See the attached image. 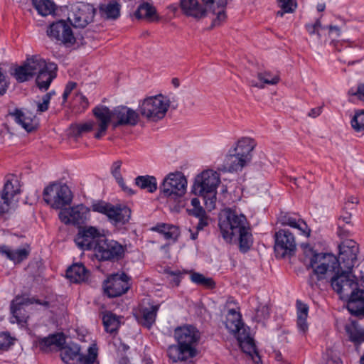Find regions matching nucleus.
<instances>
[{
    "label": "nucleus",
    "instance_id": "obj_1",
    "mask_svg": "<svg viewBox=\"0 0 364 364\" xmlns=\"http://www.w3.org/2000/svg\"><path fill=\"white\" fill-rule=\"evenodd\" d=\"M339 249L338 258L332 254H313L309 264L306 266L307 269H312L307 281L311 289H321V283L326 279L328 272H334L339 267L341 270H352L357 262L358 245L353 240H347L341 243Z\"/></svg>",
    "mask_w": 364,
    "mask_h": 364
},
{
    "label": "nucleus",
    "instance_id": "obj_2",
    "mask_svg": "<svg viewBox=\"0 0 364 364\" xmlns=\"http://www.w3.org/2000/svg\"><path fill=\"white\" fill-rule=\"evenodd\" d=\"M218 225L225 241L231 242L234 236H237L240 250L247 252L250 249L253 237L249 223L243 214L230 208L225 209L220 216Z\"/></svg>",
    "mask_w": 364,
    "mask_h": 364
},
{
    "label": "nucleus",
    "instance_id": "obj_3",
    "mask_svg": "<svg viewBox=\"0 0 364 364\" xmlns=\"http://www.w3.org/2000/svg\"><path fill=\"white\" fill-rule=\"evenodd\" d=\"M220 182L219 173L213 170L205 171L196 178L193 191L196 195L203 197L206 208L210 210L215 207L216 189Z\"/></svg>",
    "mask_w": 364,
    "mask_h": 364
},
{
    "label": "nucleus",
    "instance_id": "obj_4",
    "mask_svg": "<svg viewBox=\"0 0 364 364\" xmlns=\"http://www.w3.org/2000/svg\"><path fill=\"white\" fill-rule=\"evenodd\" d=\"M125 251L126 246L103 235L98 240L94 255L98 261L115 262L124 257Z\"/></svg>",
    "mask_w": 364,
    "mask_h": 364
},
{
    "label": "nucleus",
    "instance_id": "obj_5",
    "mask_svg": "<svg viewBox=\"0 0 364 364\" xmlns=\"http://www.w3.org/2000/svg\"><path fill=\"white\" fill-rule=\"evenodd\" d=\"M91 209L106 215L109 220L114 225H124L129 222L131 217V210L126 205H114L104 200H97L92 203Z\"/></svg>",
    "mask_w": 364,
    "mask_h": 364
},
{
    "label": "nucleus",
    "instance_id": "obj_6",
    "mask_svg": "<svg viewBox=\"0 0 364 364\" xmlns=\"http://www.w3.org/2000/svg\"><path fill=\"white\" fill-rule=\"evenodd\" d=\"M168 107L169 100L162 95L146 97L139 103L141 116L153 122L164 118Z\"/></svg>",
    "mask_w": 364,
    "mask_h": 364
},
{
    "label": "nucleus",
    "instance_id": "obj_7",
    "mask_svg": "<svg viewBox=\"0 0 364 364\" xmlns=\"http://www.w3.org/2000/svg\"><path fill=\"white\" fill-rule=\"evenodd\" d=\"M43 200L51 208L60 209L72 200V193L66 184L53 183L43 190Z\"/></svg>",
    "mask_w": 364,
    "mask_h": 364
},
{
    "label": "nucleus",
    "instance_id": "obj_8",
    "mask_svg": "<svg viewBox=\"0 0 364 364\" xmlns=\"http://www.w3.org/2000/svg\"><path fill=\"white\" fill-rule=\"evenodd\" d=\"M187 181L183 173L176 171L168 173L159 186L161 193L166 197L176 198L186 193Z\"/></svg>",
    "mask_w": 364,
    "mask_h": 364
},
{
    "label": "nucleus",
    "instance_id": "obj_9",
    "mask_svg": "<svg viewBox=\"0 0 364 364\" xmlns=\"http://www.w3.org/2000/svg\"><path fill=\"white\" fill-rule=\"evenodd\" d=\"M95 14L91 4L79 3L72 6L67 20L75 28H85L93 21Z\"/></svg>",
    "mask_w": 364,
    "mask_h": 364
},
{
    "label": "nucleus",
    "instance_id": "obj_10",
    "mask_svg": "<svg viewBox=\"0 0 364 364\" xmlns=\"http://www.w3.org/2000/svg\"><path fill=\"white\" fill-rule=\"evenodd\" d=\"M47 34L51 39L68 48L73 46L76 42L70 23L65 20H59L51 23L47 30Z\"/></svg>",
    "mask_w": 364,
    "mask_h": 364
},
{
    "label": "nucleus",
    "instance_id": "obj_11",
    "mask_svg": "<svg viewBox=\"0 0 364 364\" xmlns=\"http://www.w3.org/2000/svg\"><path fill=\"white\" fill-rule=\"evenodd\" d=\"M274 252L277 257L284 258L294 255L296 242L294 235L287 229H281L274 235Z\"/></svg>",
    "mask_w": 364,
    "mask_h": 364
},
{
    "label": "nucleus",
    "instance_id": "obj_12",
    "mask_svg": "<svg viewBox=\"0 0 364 364\" xmlns=\"http://www.w3.org/2000/svg\"><path fill=\"white\" fill-rule=\"evenodd\" d=\"M100 230L93 226L80 227L75 237L76 245L82 250L95 251L100 238L102 237Z\"/></svg>",
    "mask_w": 364,
    "mask_h": 364
},
{
    "label": "nucleus",
    "instance_id": "obj_13",
    "mask_svg": "<svg viewBox=\"0 0 364 364\" xmlns=\"http://www.w3.org/2000/svg\"><path fill=\"white\" fill-rule=\"evenodd\" d=\"M46 67V61L38 56L28 58L21 66L16 68L13 75L18 82H23L32 78L37 72Z\"/></svg>",
    "mask_w": 364,
    "mask_h": 364
},
{
    "label": "nucleus",
    "instance_id": "obj_14",
    "mask_svg": "<svg viewBox=\"0 0 364 364\" xmlns=\"http://www.w3.org/2000/svg\"><path fill=\"white\" fill-rule=\"evenodd\" d=\"M129 289V277L124 273L112 274L104 283L105 293L110 298L119 296Z\"/></svg>",
    "mask_w": 364,
    "mask_h": 364
},
{
    "label": "nucleus",
    "instance_id": "obj_15",
    "mask_svg": "<svg viewBox=\"0 0 364 364\" xmlns=\"http://www.w3.org/2000/svg\"><path fill=\"white\" fill-rule=\"evenodd\" d=\"M92 210L84 205H78L69 208L62 209L59 213V218L66 225H80L86 222L89 213Z\"/></svg>",
    "mask_w": 364,
    "mask_h": 364
},
{
    "label": "nucleus",
    "instance_id": "obj_16",
    "mask_svg": "<svg viewBox=\"0 0 364 364\" xmlns=\"http://www.w3.org/2000/svg\"><path fill=\"white\" fill-rule=\"evenodd\" d=\"M351 271L342 270L341 274H336L331 279L333 289L341 297L348 296L353 291H356L358 283L355 279L350 278Z\"/></svg>",
    "mask_w": 364,
    "mask_h": 364
},
{
    "label": "nucleus",
    "instance_id": "obj_17",
    "mask_svg": "<svg viewBox=\"0 0 364 364\" xmlns=\"http://www.w3.org/2000/svg\"><path fill=\"white\" fill-rule=\"evenodd\" d=\"M113 127L120 126H136L140 119L139 114L124 105H120L113 109Z\"/></svg>",
    "mask_w": 364,
    "mask_h": 364
},
{
    "label": "nucleus",
    "instance_id": "obj_18",
    "mask_svg": "<svg viewBox=\"0 0 364 364\" xmlns=\"http://www.w3.org/2000/svg\"><path fill=\"white\" fill-rule=\"evenodd\" d=\"M193 343H177L168 346L167 354L173 363L186 361L196 357L197 349L192 346Z\"/></svg>",
    "mask_w": 364,
    "mask_h": 364
},
{
    "label": "nucleus",
    "instance_id": "obj_19",
    "mask_svg": "<svg viewBox=\"0 0 364 364\" xmlns=\"http://www.w3.org/2000/svg\"><path fill=\"white\" fill-rule=\"evenodd\" d=\"M92 113L97 124L95 138L100 139L106 134L109 124L112 123L113 125V109L111 110L105 105H99L92 109Z\"/></svg>",
    "mask_w": 364,
    "mask_h": 364
},
{
    "label": "nucleus",
    "instance_id": "obj_20",
    "mask_svg": "<svg viewBox=\"0 0 364 364\" xmlns=\"http://www.w3.org/2000/svg\"><path fill=\"white\" fill-rule=\"evenodd\" d=\"M37 304L39 305L49 307V302L47 301H41L33 297L30 298L27 294L17 295L11 301L10 309L13 316L16 319L18 323L23 321L21 318L20 314L23 306H28L30 304Z\"/></svg>",
    "mask_w": 364,
    "mask_h": 364
},
{
    "label": "nucleus",
    "instance_id": "obj_21",
    "mask_svg": "<svg viewBox=\"0 0 364 364\" xmlns=\"http://www.w3.org/2000/svg\"><path fill=\"white\" fill-rule=\"evenodd\" d=\"M278 222L282 225H288L299 230L301 234L306 237L310 236V228L306 222L295 213L282 212L278 217Z\"/></svg>",
    "mask_w": 364,
    "mask_h": 364
},
{
    "label": "nucleus",
    "instance_id": "obj_22",
    "mask_svg": "<svg viewBox=\"0 0 364 364\" xmlns=\"http://www.w3.org/2000/svg\"><path fill=\"white\" fill-rule=\"evenodd\" d=\"M58 345L57 352L60 353V357L65 364H70V362L77 361L80 363L81 358V346L76 343Z\"/></svg>",
    "mask_w": 364,
    "mask_h": 364
},
{
    "label": "nucleus",
    "instance_id": "obj_23",
    "mask_svg": "<svg viewBox=\"0 0 364 364\" xmlns=\"http://www.w3.org/2000/svg\"><path fill=\"white\" fill-rule=\"evenodd\" d=\"M200 336V331L191 324L178 326L174 330V338L176 341H199Z\"/></svg>",
    "mask_w": 364,
    "mask_h": 364
},
{
    "label": "nucleus",
    "instance_id": "obj_24",
    "mask_svg": "<svg viewBox=\"0 0 364 364\" xmlns=\"http://www.w3.org/2000/svg\"><path fill=\"white\" fill-rule=\"evenodd\" d=\"M347 309L351 315L364 316V290L357 289L351 292Z\"/></svg>",
    "mask_w": 364,
    "mask_h": 364
},
{
    "label": "nucleus",
    "instance_id": "obj_25",
    "mask_svg": "<svg viewBox=\"0 0 364 364\" xmlns=\"http://www.w3.org/2000/svg\"><path fill=\"white\" fill-rule=\"evenodd\" d=\"M57 65L55 63H46V67L37 72L36 83L40 89L48 90L52 80L55 77V71Z\"/></svg>",
    "mask_w": 364,
    "mask_h": 364
},
{
    "label": "nucleus",
    "instance_id": "obj_26",
    "mask_svg": "<svg viewBox=\"0 0 364 364\" xmlns=\"http://www.w3.org/2000/svg\"><path fill=\"white\" fill-rule=\"evenodd\" d=\"M181 9L184 14L195 18L205 16L206 9L199 4L198 0H181Z\"/></svg>",
    "mask_w": 364,
    "mask_h": 364
},
{
    "label": "nucleus",
    "instance_id": "obj_27",
    "mask_svg": "<svg viewBox=\"0 0 364 364\" xmlns=\"http://www.w3.org/2000/svg\"><path fill=\"white\" fill-rule=\"evenodd\" d=\"M159 304H151L149 307L141 306L139 309V322L144 327L150 328L155 323Z\"/></svg>",
    "mask_w": 364,
    "mask_h": 364
},
{
    "label": "nucleus",
    "instance_id": "obj_28",
    "mask_svg": "<svg viewBox=\"0 0 364 364\" xmlns=\"http://www.w3.org/2000/svg\"><path fill=\"white\" fill-rule=\"evenodd\" d=\"M88 277L89 272L82 263H75L66 271V277L73 283L85 282Z\"/></svg>",
    "mask_w": 364,
    "mask_h": 364
},
{
    "label": "nucleus",
    "instance_id": "obj_29",
    "mask_svg": "<svg viewBox=\"0 0 364 364\" xmlns=\"http://www.w3.org/2000/svg\"><path fill=\"white\" fill-rule=\"evenodd\" d=\"M255 141L249 137H242L237 142L236 146L232 150V152L237 153V156L247 159L250 162L252 159V151L255 147Z\"/></svg>",
    "mask_w": 364,
    "mask_h": 364
},
{
    "label": "nucleus",
    "instance_id": "obj_30",
    "mask_svg": "<svg viewBox=\"0 0 364 364\" xmlns=\"http://www.w3.org/2000/svg\"><path fill=\"white\" fill-rule=\"evenodd\" d=\"M151 230L158 232L164 236L165 240H169L171 242H176L181 234L178 226L166 223L158 224L153 227Z\"/></svg>",
    "mask_w": 364,
    "mask_h": 364
},
{
    "label": "nucleus",
    "instance_id": "obj_31",
    "mask_svg": "<svg viewBox=\"0 0 364 364\" xmlns=\"http://www.w3.org/2000/svg\"><path fill=\"white\" fill-rule=\"evenodd\" d=\"M20 188V183L16 176H7L1 194L11 202L16 195L21 193Z\"/></svg>",
    "mask_w": 364,
    "mask_h": 364
},
{
    "label": "nucleus",
    "instance_id": "obj_32",
    "mask_svg": "<svg viewBox=\"0 0 364 364\" xmlns=\"http://www.w3.org/2000/svg\"><path fill=\"white\" fill-rule=\"evenodd\" d=\"M239 348L247 355L254 364H262L256 343H236Z\"/></svg>",
    "mask_w": 364,
    "mask_h": 364
},
{
    "label": "nucleus",
    "instance_id": "obj_33",
    "mask_svg": "<svg viewBox=\"0 0 364 364\" xmlns=\"http://www.w3.org/2000/svg\"><path fill=\"white\" fill-rule=\"evenodd\" d=\"M230 154L227 156L225 164L228 167L230 171H241L250 161L241 156H237V153L230 151Z\"/></svg>",
    "mask_w": 364,
    "mask_h": 364
},
{
    "label": "nucleus",
    "instance_id": "obj_34",
    "mask_svg": "<svg viewBox=\"0 0 364 364\" xmlns=\"http://www.w3.org/2000/svg\"><path fill=\"white\" fill-rule=\"evenodd\" d=\"M102 17L107 19H116L119 16L120 6L116 1L101 4L99 7Z\"/></svg>",
    "mask_w": 364,
    "mask_h": 364
},
{
    "label": "nucleus",
    "instance_id": "obj_35",
    "mask_svg": "<svg viewBox=\"0 0 364 364\" xmlns=\"http://www.w3.org/2000/svg\"><path fill=\"white\" fill-rule=\"evenodd\" d=\"M296 313H297V325L299 328L305 331L308 328L306 319L308 317L309 306L300 300L296 302Z\"/></svg>",
    "mask_w": 364,
    "mask_h": 364
},
{
    "label": "nucleus",
    "instance_id": "obj_36",
    "mask_svg": "<svg viewBox=\"0 0 364 364\" xmlns=\"http://www.w3.org/2000/svg\"><path fill=\"white\" fill-rule=\"evenodd\" d=\"M241 317L240 313L235 309H231L228 311L225 323L230 333H235V331H238V327L243 323Z\"/></svg>",
    "mask_w": 364,
    "mask_h": 364
},
{
    "label": "nucleus",
    "instance_id": "obj_37",
    "mask_svg": "<svg viewBox=\"0 0 364 364\" xmlns=\"http://www.w3.org/2000/svg\"><path fill=\"white\" fill-rule=\"evenodd\" d=\"M135 184L141 189H146L149 193H154L157 189L156 178L149 175L137 176L135 178Z\"/></svg>",
    "mask_w": 364,
    "mask_h": 364
},
{
    "label": "nucleus",
    "instance_id": "obj_38",
    "mask_svg": "<svg viewBox=\"0 0 364 364\" xmlns=\"http://www.w3.org/2000/svg\"><path fill=\"white\" fill-rule=\"evenodd\" d=\"M350 341H364V328L358 322L352 321L345 327Z\"/></svg>",
    "mask_w": 364,
    "mask_h": 364
},
{
    "label": "nucleus",
    "instance_id": "obj_39",
    "mask_svg": "<svg viewBox=\"0 0 364 364\" xmlns=\"http://www.w3.org/2000/svg\"><path fill=\"white\" fill-rule=\"evenodd\" d=\"M32 4L38 13L43 16L54 13L56 7L52 0H32Z\"/></svg>",
    "mask_w": 364,
    "mask_h": 364
},
{
    "label": "nucleus",
    "instance_id": "obj_40",
    "mask_svg": "<svg viewBox=\"0 0 364 364\" xmlns=\"http://www.w3.org/2000/svg\"><path fill=\"white\" fill-rule=\"evenodd\" d=\"M11 115L14 117L15 121L22 126L28 132H31L35 129L33 119L31 117H27L23 112L16 109Z\"/></svg>",
    "mask_w": 364,
    "mask_h": 364
},
{
    "label": "nucleus",
    "instance_id": "obj_41",
    "mask_svg": "<svg viewBox=\"0 0 364 364\" xmlns=\"http://www.w3.org/2000/svg\"><path fill=\"white\" fill-rule=\"evenodd\" d=\"M155 14V8L150 4L144 2L139 6L135 12V16L137 18L151 19Z\"/></svg>",
    "mask_w": 364,
    "mask_h": 364
},
{
    "label": "nucleus",
    "instance_id": "obj_42",
    "mask_svg": "<svg viewBox=\"0 0 364 364\" xmlns=\"http://www.w3.org/2000/svg\"><path fill=\"white\" fill-rule=\"evenodd\" d=\"M103 325L107 332H114L119 326V321L116 315L112 313H107L102 318Z\"/></svg>",
    "mask_w": 364,
    "mask_h": 364
},
{
    "label": "nucleus",
    "instance_id": "obj_43",
    "mask_svg": "<svg viewBox=\"0 0 364 364\" xmlns=\"http://www.w3.org/2000/svg\"><path fill=\"white\" fill-rule=\"evenodd\" d=\"M98 356V348L96 343H93L87 350V354L81 353L80 364H94Z\"/></svg>",
    "mask_w": 364,
    "mask_h": 364
},
{
    "label": "nucleus",
    "instance_id": "obj_44",
    "mask_svg": "<svg viewBox=\"0 0 364 364\" xmlns=\"http://www.w3.org/2000/svg\"><path fill=\"white\" fill-rule=\"evenodd\" d=\"M233 334L236 336L237 341H255L254 333L244 323L238 327V331H235V333Z\"/></svg>",
    "mask_w": 364,
    "mask_h": 364
},
{
    "label": "nucleus",
    "instance_id": "obj_45",
    "mask_svg": "<svg viewBox=\"0 0 364 364\" xmlns=\"http://www.w3.org/2000/svg\"><path fill=\"white\" fill-rule=\"evenodd\" d=\"M191 279L193 283L208 289H213L215 286V282L211 278L205 277L203 274L198 272L192 273Z\"/></svg>",
    "mask_w": 364,
    "mask_h": 364
},
{
    "label": "nucleus",
    "instance_id": "obj_46",
    "mask_svg": "<svg viewBox=\"0 0 364 364\" xmlns=\"http://www.w3.org/2000/svg\"><path fill=\"white\" fill-rule=\"evenodd\" d=\"M94 125L95 123L93 122H87L84 124H73L70 127L71 133L75 137H80L83 134L92 131Z\"/></svg>",
    "mask_w": 364,
    "mask_h": 364
},
{
    "label": "nucleus",
    "instance_id": "obj_47",
    "mask_svg": "<svg viewBox=\"0 0 364 364\" xmlns=\"http://www.w3.org/2000/svg\"><path fill=\"white\" fill-rule=\"evenodd\" d=\"M68 344L67 343H33L32 349L35 352L49 353L56 351L58 345Z\"/></svg>",
    "mask_w": 364,
    "mask_h": 364
},
{
    "label": "nucleus",
    "instance_id": "obj_48",
    "mask_svg": "<svg viewBox=\"0 0 364 364\" xmlns=\"http://www.w3.org/2000/svg\"><path fill=\"white\" fill-rule=\"evenodd\" d=\"M352 128L357 132L364 131V110L356 111L350 122Z\"/></svg>",
    "mask_w": 364,
    "mask_h": 364
},
{
    "label": "nucleus",
    "instance_id": "obj_49",
    "mask_svg": "<svg viewBox=\"0 0 364 364\" xmlns=\"http://www.w3.org/2000/svg\"><path fill=\"white\" fill-rule=\"evenodd\" d=\"M348 95L350 102H355V97L364 102V83L358 84L356 88L351 87L348 92Z\"/></svg>",
    "mask_w": 364,
    "mask_h": 364
},
{
    "label": "nucleus",
    "instance_id": "obj_50",
    "mask_svg": "<svg viewBox=\"0 0 364 364\" xmlns=\"http://www.w3.org/2000/svg\"><path fill=\"white\" fill-rule=\"evenodd\" d=\"M269 316V309L267 305H259L254 316V320L257 322H263Z\"/></svg>",
    "mask_w": 364,
    "mask_h": 364
},
{
    "label": "nucleus",
    "instance_id": "obj_51",
    "mask_svg": "<svg viewBox=\"0 0 364 364\" xmlns=\"http://www.w3.org/2000/svg\"><path fill=\"white\" fill-rule=\"evenodd\" d=\"M258 79L263 83L267 85H276L279 81V77L278 75H273L270 72L258 73Z\"/></svg>",
    "mask_w": 364,
    "mask_h": 364
},
{
    "label": "nucleus",
    "instance_id": "obj_52",
    "mask_svg": "<svg viewBox=\"0 0 364 364\" xmlns=\"http://www.w3.org/2000/svg\"><path fill=\"white\" fill-rule=\"evenodd\" d=\"M30 254L29 247L18 248L16 250L13 249V262L15 264H18L26 259Z\"/></svg>",
    "mask_w": 364,
    "mask_h": 364
},
{
    "label": "nucleus",
    "instance_id": "obj_53",
    "mask_svg": "<svg viewBox=\"0 0 364 364\" xmlns=\"http://www.w3.org/2000/svg\"><path fill=\"white\" fill-rule=\"evenodd\" d=\"M193 215L199 218L198 223L196 225V230L199 231L202 230L208 225V218L205 215V211L203 208L198 209L195 213H193Z\"/></svg>",
    "mask_w": 364,
    "mask_h": 364
},
{
    "label": "nucleus",
    "instance_id": "obj_54",
    "mask_svg": "<svg viewBox=\"0 0 364 364\" xmlns=\"http://www.w3.org/2000/svg\"><path fill=\"white\" fill-rule=\"evenodd\" d=\"M55 94V92H50L46 93L42 97V102L38 103L37 112L39 113L44 112L48 109L49 104L51 96Z\"/></svg>",
    "mask_w": 364,
    "mask_h": 364
},
{
    "label": "nucleus",
    "instance_id": "obj_55",
    "mask_svg": "<svg viewBox=\"0 0 364 364\" xmlns=\"http://www.w3.org/2000/svg\"><path fill=\"white\" fill-rule=\"evenodd\" d=\"M323 359L325 360V364H343L340 357L330 350H327Z\"/></svg>",
    "mask_w": 364,
    "mask_h": 364
},
{
    "label": "nucleus",
    "instance_id": "obj_56",
    "mask_svg": "<svg viewBox=\"0 0 364 364\" xmlns=\"http://www.w3.org/2000/svg\"><path fill=\"white\" fill-rule=\"evenodd\" d=\"M114 346L116 349L117 355L119 358V360L127 358V352L129 350V346L125 343H113Z\"/></svg>",
    "mask_w": 364,
    "mask_h": 364
},
{
    "label": "nucleus",
    "instance_id": "obj_57",
    "mask_svg": "<svg viewBox=\"0 0 364 364\" xmlns=\"http://www.w3.org/2000/svg\"><path fill=\"white\" fill-rule=\"evenodd\" d=\"M122 162L119 161H115L112 167V173L113 176L115 178L117 182L119 185H122L123 183V178L120 173Z\"/></svg>",
    "mask_w": 364,
    "mask_h": 364
},
{
    "label": "nucleus",
    "instance_id": "obj_58",
    "mask_svg": "<svg viewBox=\"0 0 364 364\" xmlns=\"http://www.w3.org/2000/svg\"><path fill=\"white\" fill-rule=\"evenodd\" d=\"M219 9H221V10L218 11V12L215 13L216 14L217 16L215 18L213 21V26H220L223 22L225 21L227 18L226 13L225 11V7H218Z\"/></svg>",
    "mask_w": 364,
    "mask_h": 364
},
{
    "label": "nucleus",
    "instance_id": "obj_59",
    "mask_svg": "<svg viewBox=\"0 0 364 364\" xmlns=\"http://www.w3.org/2000/svg\"><path fill=\"white\" fill-rule=\"evenodd\" d=\"M9 82L6 80V75L0 68V96L4 95L9 87Z\"/></svg>",
    "mask_w": 364,
    "mask_h": 364
},
{
    "label": "nucleus",
    "instance_id": "obj_60",
    "mask_svg": "<svg viewBox=\"0 0 364 364\" xmlns=\"http://www.w3.org/2000/svg\"><path fill=\"white\" fill-rule=\"evenodd\" d=\"M0 254L13 262V248L9 245H0Z\"/></svg>",
    "mask_w": 364,
    "mask_h": 364
},
{
    "label": "nucleus",
    "instance_id": "obj_61",
    "mask_svg": "<svg viewBox=\"0 0 364 364\" xmlns=\"http://www.w3.org/2000/svg\"><path fill=\"white\" fill-rule=\"evenodd\" d=\"M66 337L63 333H56L44 338L41 341H65Z\"/></svg>",
    "mask_w": 364,
    "mask_h": 364
},
{
    "label": "nucleus",
    "instance_id": "obj_62",
    "mask_svg": "<svg viewBox=\"0 0 364 364\" xmlns=\"http://www.w3.org/2000/svg\"><path fill=\"white\" fill-rule=\"evenodd\" d=\"M76 82H69L65 88L63 94V102H65L71 92L76 87Z\"/></svg>",
    "mask_w": 364,
    "mask_h": 364
},
{
    "label": "nucleus",
    "instance_id": "obj_63",
    "mask_svg": "<svg viewBox=\"0 0 364 364\" xmlns=\"http://www.w3.org/2000/svg\"><path fill=\"white\" fill-rule=\"evenodd\" d=\"M279 6L284 12L291 13L294 9L291 8L292 1L291 0H278Z\"/></svg>",
    "mask_w": 364,
    "mask_h": 364
},
{
    "label": "nucleus",
    "instance_id": "obj_64",
    "mask_svg": "<svg viewBox=\"0 0 364 364\" xmlns=\"http://www.w3.org/2000/svg\"><path fill=\"white\" fill-rule=\"evenodd\" d=\"M9 205L10 201L0 193V215L8 211Z\"/></svg>",
    "mask_w": 364,
    "mask_h": 364
}]
</instances>
